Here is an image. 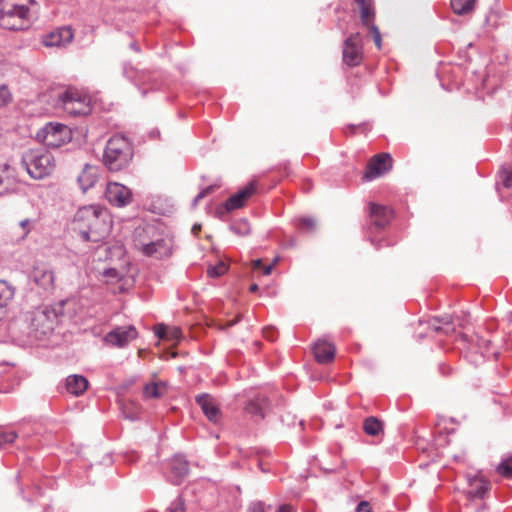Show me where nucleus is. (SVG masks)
<instances>
[{
    "instance_id": "obj_14",
    "label": "nucleus",
    "mask_w": 512,
    "mask_h": 512,
    "mask_svg": "<svg viewBox=\"0 0 512 512\" xmlns=\"http://www.w3.org/2000/svg\"><path fill=\"white\" fill-rule=\"evenodd\" d=\"M137 336V329L134 326L129 325L116 327L105 336L104 340L109 345L121 348L136 339Z\"/></svg>"
},
{
    "instance_id": "obj_54",
    "label": "nucleus",
    "mask_w": 512,
    "mask_h": 512,
    "mask_svg": "<svg viewBox=\"0 0 512 512\" xmlns=\"http://www.w3.org/2000/svg\"><path fill=\"white\" fill-rule=\"evenodd\" d=\"M250 292H256L258 290L257 284H252L249 288Z\"/></svg>"
},
{
    "instance_id": "obj_8",
    "label": "nucleus",
    "mask_w": 512,
    "mask_h": 512,
    "mask_svg": "<svg viewBox=\"0 0 512 512\" xmlns=\"http://www.w3.org/2000/svg\"><path fill=\"white\" fill-rule=\"evenodd\" d=\"M71 138V130L64 124L48 123L42 130L43 142L49 147H60L69 142Z\"/></svg>"
},
{
    "instance_id": "obj_18",
    "label": "nucleus",
    "mask_w": 512,
    "mask_h": 512,
    "mask_svg": "<svg viewBox=\"0 0 512 512\" xmlns=\"http://www.w3.org/2000/svg\"><path fill=\"white\" fill-rule=\"evenodd\" d=\"M72 39V29L69 27H62L47 34L43 38V44L47 47H59L70 43Z\"/></svg>"
},
{
    "instance_id": "obj_32",
    "label": "nucleus",
    "mask_w": 512,
    "mask_h": 512,
    "mask_svg": "<svg viewBox=\"0 0 512 512\" xmlns=\"http://www.w3.org/2000/svg\"><path fill=\"white\" fill-rule=\"evenodd\" d=\"M497 472L505 477H512V456L502 460L497 466Z\"/></svg>"
},
{
    "instance_id": "obj_35",
    "label": "nucleus",
    "mask_w": 512,
    "mask_h": 512,
    "mask_svg": "<svg viewBox=\"0 0 512 512\" xmlns=\"http://www.w3.org/2000/svg\"><path fill=\"white\" fill-rule=\"evenodd\" d=\"M17 438V434L13 431L6 432L0 429V448L5 444L13 443Z\"/></svg>"
},
{
    "instance_id": "obj_52",
    "label": "nucleus",
    "mask_w": 512,
    "mask_h": 512,
    "mask_svg": "<svg viewBox=\"0 0 512 512\" xmlns=\"http://www.w3.org/2000/svg\"><path fill=\"white\" fill-rule=\"evenodd\" d=\"M200 230H201V226H200V225H198V224H195V225L192 227V233H193L194 235H197V234H198V232H199Z\"/></svg>"
},
{
    "instance_id": "obj_24",
    "label": "nucleus",
    "mask_w": 512,
    "mask_h": 512,
    "mask_svg": "<svg viewBox=\"0 0 512 512\" xmlns=\"http://www.w3.org/2000/svg\"><path fill=\"white\" fill-rule=\"evenodd\" d=\"M174 483L178 484L189 472L188 462L181 456H175L170 462Z\"/></svg>"
},
{
    "instance_id": "obj_16",
    "label": "nucleus",
    "mask_w": 512,
    "mask_h": 512,
    "mask_svg": "<svg viewBox=\"0 0 512 512\" xmlns=\"http://www.w3.org/2000/svg\"><path fill=\"white\" fill-rule=\"evenodd\" d=\"M257 183L250 182L237 193L231 195L225 202L224 208L227 212L244 207L247 201L256 193Z\"/></svg>"
},
{
    "instance_id": "obj_28",
    "label": "nucleus",
    "mask_w": 512,
    "mask_h": 512,
    "mask_svg": "<svg viewBox=\"0 0 512 512\" xmlns=\"http://www.w3.org/2000/svg\"><path fill=\"white\" fill-rule=\"evenodd\" d=\"M14 296V289L5 281H0V320L6 315V307Z\"/></svg>"
},
{
    "instance_id": "obj_11",
    "label": "nucleus",
    "mask_w": 512,
    "mask_h": 512,
    "mask_svg": "<svg viewBox=\"0 0 512 512\" xmlns=\"http://www.w3.org/2000/svg\"><path fill=\"white\" fill-rule=\"evenodd\" d=\"M363 59L362 37L360 33L351 34L343 44V61L348 66H358Z\"/></svg>"
},
{
    "instance_id": "obj_45",
    "label": "nucleus",
    "mask_w": 512,
    "mask_h": 512,
    "mask_svg": "<svg viewBox=\"0 0 512 512\" xmlns=\"http://www.w3.org/2000/svg\"><path fill=\"white\" fill-rule=\"evenodd\" d=\"M169 512H184V507L182 502L178 501L174 503L170 508Z\"/></svg>"
},
{
    "instance_id": "obj_34",
    "label": "nucleus",
    "mask_w": 512,
    "mask_h": 512,
    "mask_svg": "<svg viewBox=\"0 0 512 512\" xmlns=\"http://www.w3.org/2000/svg\"><path fill=\"white\" fill-rule=\"evenodd\" d=\"M228 266L224 262H219L216 266L210 267L207 273L210 277H219L226 273Z\"/></svg>"
},
{
    "instance_id": "obj_13",
    "label": "nucleus",
    "mask_w": 512,
    "mask_h": 512,
    "mask_svg": "<svg viewBox=\"0 0 512 512\" xmlns=\"http://www.w3.org/2000/svg\"><path fill=\"white\" fill-rule=\"evenodd\" d=\"M105 197L111 205L124 207L131 203L132 192L128 187L120 183L110 182L107 184Z\"/></svg>"
},
{
    "instance_id": "obj_22",
    "label": "nucleus",
    "mask_w": 512,
    "mask_h": 512,
    "mask_svg": "<svg viewBox=\"0 0 512 512\" xmlns=\"http://www.w3.org/2000/svg\"><path fill=\"white\" fill-rule=\"evenodd\" d=\"M490 489V483L483 477L475 476L469 479V489L467 495L469 498H483Z\"/></svg>"
},
{
    "instance_id": "obj_7",
    "label": "nucleus",
    "mask_w": 512,
    "mask_h": 512,
    "mask_svg": "<svg viewBox=\"0 0 512 512\" xmlns=\"http://www.w3.org/2000/svg\"><path fill=\"white\" fill-rule=\"evenodd\" d=\"M358 10L360 21L368 33L372 36L377 49L382 48V37L379 28L375 25L376 9L374 0H354Z\"/></svg>"
},
{
    "instance_id": "obj_41",
    "label": "nucleus",
    "mask_w": 512,
    "mask_h": 512,
    "mask_svg": "<svg viewBox=\"0 0 512 512\" xmlns=\"http://www.w3.org/2000/svg\"><path fill=\"white\" fill-rule=\"evenodd\" d=\"M233 229L237 233H241L243 235L248 234L250 231L249 224L247 221H241V222L237 223L235 226H233Z\"/></svg>"
},
{
    "instance_id": "obj_47",
    "label": "nucleus",
    "mask_w": 512,
    "mask_h": 512,
    "mask_svg": "<svg viewBox=\"0 0 512 512\" xmlns=\"http://www.w3.org/2000/svg\"><path fill=\"white\" fill-rule=\"evenodd\" d=\"M274 263L272 264H269V265H266V266H262V272L264 275H270L273 268H274Z\"/></svg>"
},
{
    "instance_id": "obj_42",
    "label": "nucleus",
    "mask_w": 512,
    "mask_h": 512,
    "mask_svg": "<svg viewBox=\"0 0 512 512\" xmlns=\"http://www.w3.org/2000/svg\"><path fill=\"white\" fill-rule=\"evenodd\" d=\"M34 222L31 219H24L20 222V227L24 231V235H27L33 227Z\"/></svg>"
},
{
    "instance_id": "obj_15",
    "label": "nucleus",
    "mask_w": 512,
    "mask_h": 512,
    "mask_svg": "<svg viewBox=\"0 0 512 512\" xmlns=\"http://www.w3.org/2000/svg\"><path fill=\"white\" fill-rule=\"evenodd\" d=\"M159 230L153 225L135 228L132 236L134 248L141 254L149 247Z\"/></svg>"
},
{
    "instance_id": "obj_56",
    "label": "nucleus",
    "mask_w": 512,
    "mask_h": 512,
    "mask_svg": "<svg viewBox=\"0 0 512 512\" xmlns=\"http://www.w3.org/2000/svg\"><path fill=\"white\" fill-rule=\"evenodd\" d=\"M450 330H453V328H450ZM445 333L449 332V329L444 330Z\"/></svg>"
},
{
    "instance_id": "obj_55",
    "label": "nucleus",
    "mask_w": 512,
    "mask_h": 512,
    "mask_svg": "<svg viewBox=\"0 0 512 512\" xmlns=\"http://www.w3.org/2000/svg\"><path fill=\"white\" fill-rule=\"evenodd\" d=\"M443 323H444L445 325L451 326V324H452V320H451V318H446L445 320H443Z\"/></svg>"
},
{
    "instance_id": "obj_31",
    "label": "nucleus",
    "mask_w": 512,
    "mask_h": 512,
    "mask_svg": "<svg viewBox=\"0 0 512 512\" xmlns=\"http://www.w3.org/2000/svg\"><path fill=\"white\" fill-rule=\"evenodd\" d=\"M476 0H451V7L454 13L463 15L474 9Z\"/></svg>"
},
{
    "instance_id": "obj_25",
    "label": "nucleus",
    "mask_w": 512,
    "mask_h": 512,
    "mask_svg": "<svg viewBox=\"0 0 512 512\" xmlns=\"http://www.w3.org/2000/svg\"><path fill=\"white\" fill-rule=\"evenodd\" d=\"M88 388V380L81 375H71L66 379L67 391L75 396H80Z\"/></svg>"
},
{
    "instance_id": "obj_51",
    "label": "nucleus",
    "mask_w": 512,
    "mask_h": 512,
    "mask_svg": "<svg viewBox=\"0 0 512 512\" xmlns=\"http://www.w3.org/2000/svg\"><path fill=\"white\" fill-rule=\"evenodd\" d=\"M277 512H292V507L289 505H282Z\"/></svg>"
},
{
    "instance_id": "obj_21",
    "label": "nucleus",
    "mask_w": 512,
    "mask_h": 512,
    "mask_svg": "<svg viewBox=\"0 0 512 512\" xmlns=\"http://www.w3.org/2000/svg\"><path fill=\"white\" fill-rule=\"evenodd\" d=\"M99 173L98 168L89 164H86L79 174L77 180L83 192L92 188L98 181Z\"/></svg>"
},
{
    "instance_id": "obj_9",
    "label": "nucleus",
    "mask_w": 512,
    "mask_h": 512,
    "mask_svg": "<svg viewBox=\"0 0 512 512\" xmlns=\"http://www.w3.org/2000/svg\"><path fill=\"white\" fill-rule=\"evenodd\" d=\"M22 186L17 169L7 162L0 163V195L19 193Z\"/></svg>"
},
{
    "instance_id": "obj_4",
    "label": "nucleus",
    "mask_w": 512,
    "mask_h": 512,
    "mask_svg": "<svg viewBox=\"0 0 512 512\" xmlns=\"http://www.w3.org/2000/svg\"><path fill=\"white\" fill-rule=\"evenodd\" d=\"M27 173L34 179L50 176L55 169V159L51 152L45 149H31L23 156Z\"/></svg>"
},
{
    "instance_id": "obj_49",
    "label": "nucleus",
    "mask_w": 512,
    "mask_h": 512,
    "mask_svg": "<svg viewBox=\"0 0 512 512\" xmlns=\"http://www.w3.org/2000/svg\"><path fill=\"white\" fill-rule=\"evenodd\" d=\"M476 338H477V343L480 346V348H482V345H485L486 350H488V347L491 344V342L489 340H484L482 338H479L478 336H476Z\"/></svg>"
},
{
    "instance_id": "obj_50",
    "label": "nucleus",
    "mask_w": 512,
    "mask_h": 512,
    "mask_svg": "<svg viewBox=\"0 0 512 512\" xmlns=\"http://www.w3.org/2000/svg\"><path fill=\"white\" fill-rule=\"evenodd\" d=\"M262 266L263 265H262L261 259H257V260L252 261V268H253V270L260 269V268H262Z\"/></svg>"
},
{
    "instance_id": "obj_19",
    "label": "nucleus",
    "mask_w": 512,
    "mask_h": 512,
    "mask_svg": "<svg viewBox=\"0 0 512 512\" xmlns=\"http://www.w3.org/2000/svg\"><path fill=\"white\" fill-rule=\"evenodd\" d=\"M197 403L201 407L205 416L214 423H217L221 418V412L216 403V400L208 394L200 395L196 398Z\"/></svg>"
},
{
    "instance_id": "obj_6",
    "label": "nucleus",
    "mask_w": 512,
    "mask_h": 512,
    "mask_svg": "<svg viewBox=\"0 0 512 512\" xmlns=\"http://www.w3.org/2000/svg\"><path fill=\"white\" fill-rule=\"evenodd\" d=\"M59 101L63 110L72 116L87 115L91 111L90 97L76 88L66 89L59 95Z\"/></svg>"
},
{
    "instance_id": "obj_37",
    "label": "nucleus",
    "mask_w": 512,
    "mask_h": 512,
    "mask_svg": "<svg viewBox=\"0 0 512 512\" xmlns=\"http://www.w3.org/2000/svg\"><path fill=\"white\" fill-rule=\"evenodd\" d=\"M105 276L108 278L109 282H118V281H123L124 280V277L115 268L107 269L105 271Z\"/></svg>"
},
{
    "instance_id": "obj_2",
    "label": "nucleus",
    "mask_w": 512,
    "mask_h": 512,
    "mask_svg": "<svg viewBox=\"0 0 512 512\" xmlns=\"http://www.w3.org/2000/svg\"><path fill=\"white\" fill-rule=\"evenodd\" d=\"M34 0H0V25L9 30L27 29L32 22Z\"/></svg>"
},
{
    "instance_id": "obj_36",
    "label": "nucleus",
    "mask_w": 512,
    "mask_h": 512,
    "mask_svg": "<svg viewBox=\"0 0 512 512\" xmlns=\"http://www.w3.org/2000/svg\"><path fill=\"white\" fill-rule=\"evenodd\" d=\"M271 506H267L262 501H255L248 507V512H270Z\"/></svg>"
},
{
    "instance_id": "obj_26",
    "label": "nucleus",
    "mask_w": 512,
    "mask_h": 512,
    "mask_svg": "<svg viewBox=\"0 0 512 512\" xmlns=\"http://www.w3.org/2000/svg\"><path fill=\"white\" fill-rule=\"evenodd\" d=\"M154 332L162 340L178 341L182 337L181 329L176 326L158 324L154 327Z\"/></svg>"
},
{
    "instance_id": "obj_30",
    "label": "nucleus",
    "mask_w": 512,
    "mask_h": 512,
    "mask_svg": "<svg viewBox=\"0 0 512 512\" xmlns=\"http://www.w3.org/2000/svg\"><path fill=\"white\" fill-rule=\"evenodd\" d=\"M269 407V402L264 397H258L249 402L246 409L249 413L253 415L260 416L263 418L265 416V413Z\"/></svg>"
},
{
    "instance_id": "obj_1",
    "label": "nucleus",
    "mask_w": 512,
    "mask_h": 512,
    "mask_svg": "<svg viewBox=\"0 0 512 512\" xmlns=\"http://www.w3.org/2000/svg\"><path fill=\"white\" fill-rule=\"evenodd\" d=\"M73 225L85 241L99 242L110 234L112 218L107 209L84 206L76 212Z\"/></svg>"
},
{
    "instance_id": "obj_44",
    "label": "nucleus",
    "mask_w": 512,
    "mask_h": 512,
    "mask_svg": "<svg viewBox=\"0 0 512 512\" xmlns=\"http://www.w3.org/2000/svg\"><path fill=\"white\" fill-rule=\"evenodd\" d=\"M263 336L270 341H274L276 339V331L273 328H265L263 330Z\"/></svg>"
},
{
    "instance_id": "obj_3",
    "label": "nucleus",
    "mask_w": 512,
    "mask_h": 512,
    "mask_svg": "<svg viewBox=\"0 0 512 512\" xmlns=\"http://www.w3.org/2000/svg\"><path fill=\"white\" fill-rule=\"evenodd\" d=\"M103 157L110 171H120L128 166L133 157L132 144L126 137L115 135L108 140Z\"/></svg>"
},
{
    "instance_id": "obj_20",
    "label": "nucleus",
    "mask_w": 512,
    "mask_h": 512,
    "mask_svg": "<svg viewBox=\"0 0 512 512\" xmlns=\"http://www.w3.org/2000/svg\"><path fill=\"white\" fill-rule=\"evenodd\" d=\"M335 351V346L326 340H318L313 347L315 359L321 364H326L333 361L335 357Z\"/></svg>"
},
{
    "instance_id": "obj_53",
    "label": "nucleus",
    "mask_w": 512,
    "mask_h": 512,
    "mask_svg": "<svg viewBox=\"0 0 512 512\" xmlns=\"http://www.w3.org/2000/svg\"><path fill=\"white\" fill-rule=\"evenodd\" d=\"M459 340H460V341H462V342L472 341V339H469V337H468L466 334H462V335L459 337Z\"/></svg>"
},
{
    "instance_id": "obj_27",
    "label": "nucleus",
    "mask_w": 512,
    "mask_h": 512,
    "mask_svg": "<svg viewBox=\"0 0 512 512\" xmlns=\"http://www.w3.org/2000/svg\"><path fill=\"white\" fill-rule=\"evenodd\" d=\"M168 387L165 382L153 381L145 385L143 395L146 399H159L167 393Z\"/></svg>"
},
{
    "instance_id": "obj_40",
    "label": "nucleus",
    "mask_w": 512,
    "mask_h": 512,
    "mask_svg": "<svg viewBox=\"0 0 512 512\" xmlns=\"http://www.w3.org/2000/svg\"><path fill=\"white\" fill-rule=\"evenodd\" d=\"M300 225L307 231H313L316 228V221L312 218H303L300 221Z\"/></svg>"
},
{
    "instance_id": "obj_23",
    "label": "nucleus",
    "mask_w": 512,
    "mask_h": 512,
    "mask_svg": "<svg viewBox=\"0 0 512 512\" xmlns=\"http://www.w3.org/2000/svg\"><path fill=\"white\" fill-rule=\"evenodd\" d=\"M33 280L37 285L44 289H50L54 287L55 276L53 271L47 267L40 266L36 267L33 271Z\"/></svg>"
},
{
    "instance_id": "obj_29",
    "label": "nucleus",
    "mask_w": 512,
    "mask_h": 512,
    "mask_svg": "<svg viewBox=\"0 0 512 512\" xmlns=\"http://www.w3.org/2000/svg\"><path fill=\"white\" fill-rule=\"evenodd\" d=\"M363 430L367 435L377 437L383 434L384 425L377 417L370 416L364 420Z\"/></svg>"
},
{
    "instance_id": "obj_48",
    "label": "nucleus",
    "mask_w": 512,
    "mask_h": 512,
    "mask_svg": "<svg viewBox=\"0 0 512 512\" xmlns=\"http://www.w3.org/2000/svg\"><path fill=\"white\" fill-rule=\"evenodd\" d=\"M240 319H241V316H240V315H238L234 320L228 321V322L225 324V326L220 327V329H226V328H228V327H231V326L235 325L236 323H238V322L240 321Z\"/></svg>"
},
{
    "instance_id": "obj_33",
    "label": "nucleus",
    "mask_w": 512,
    "mask_h": 512,
    "mask_svg": "<svg viewBox=\"0 0 512 512\" xmlns=\"http://www.w3.org/2000/svg\"><path fill=\"white\" fill-rule=\"evenodd\" d=\"M13 101V94L10 88L2 84L0 85V108L8 106Z\"/></svg>"
},
{
    "instance_id": "obj_17",
    "label": "nucleus",
    "mask_w": 512,
    "mask_h": 512,
    "mask_svg": "<svg viewBox=\"0 0 512 512\" xmlns=\"http://www.w3.org/2000/svg\"><path fill=\"white\" fill-rule=\"evenodd\" d=\"M392 219V210L386 206L371 203L370 221L377 229L386 227Z\"/></svg>"
},
{
    "instance_id": "obj_38",
    "label": "nucleus",
    "mask_w": 512,
    "mask_h": 512,
    "mask_svg": "<svg viewBox=\"0 0 512 512\" xmlns=\"http://www.w3.org/2000/svg\"><path fill=\"white\" fill-rule=\"evenodd\" d=\"M501 179L505 187L512 188V169H503L501 172Z\"/></svg>"
},
{
    "instance_id": "obj_12",
    "label": "nucleus",
    "mask_w": 512,
    "mask_h": 512,
    "mask_svg": "<svg viewBox=\"0 0 512 512\" xmlns=\"http://www.w3.org/2000/svg\"><path fill=\"white\" fill-rule=\"evenodd\" d=\"M173 253V242L163 232L159 231L149 247L142 254L145 257L162 260L169 258Z\"/></svg>"
},
{
    "instance_id": "obj_39",
    "label": "nucleus",
    "mask_w": 512,
    "mask_h": 512,
    "mask_svg": "<svg viewBox=\"0 0 512 512\" xmlns=\"http://www.w3.org/2000/svg\"><path fill=\"white\" fill-rule=\"evenodd\" d=\"M215 190V186H208L204 188L193 200V205L196 206L203 198L211 194Z\"/></svg>"
},
{
    "instance_id": "obj_10",
    "label": "nucleus",
    "mask_w": 512,
    "mask_h": 512,
    "mask_svg": "<svg viewBox=\"0 0 512 512\" xmlns=\"http://www.w3.org/2000/svg\"><path fill=\"white\" fill-rule=\"evenodd\" d=\"M392 166L393 160L389 153H379L374 155L367 164L363 180L370 181L376 179L390 171Z\"/></svg>"
},
{
    "instance_id": "obj_43",
    "label": "nucleus",
    "mask_w": 512,
    "mask_h": 512,
    "mask_svg": "<svg viewBox=\"0 0 512 512\" xmlns=\"http://www.w3.org/2000/svg\"><path fill=\"white\" fill-rule=\"evenodd\" d=\"M356 512H372L370 503L367 501H361L356 507Z\"/></svg>"
},
{
    "instance_id": "obj_5",
    "label": "nucleus",
    "mask_w": 512,
    "mask_h": 512,
    "mask_svg": "<svg viewBox=\"0 0 512 512\" xmlns=\"http://www.w3.org/2000/svg\"><path fill=\"white\" fill-rule=\"evenodd\" d=\"M56 313L54 310L38 308L27 317V334L34 340H42L50 335L54 329Z\"/></svg>"
},
{
    "instance_id": "obj_46",
    "label": "nucleus",
    "mask_w": 512,
    "mask_h": 512,
    "mask_svg": "<svg viewBox=\"0 0 512 512\" xmlns=\"http://www.w3.org/2000/svg\"><path fill=\"white\" fill-rule=\"evenodd\" d=\"M439 322H440L439 320H436V319H435V320H434V321L429 325V327H430L434 332L442 331V330H443V328H442L440 325H438V323H439Z\"/></svg>"
}]
</instances>
